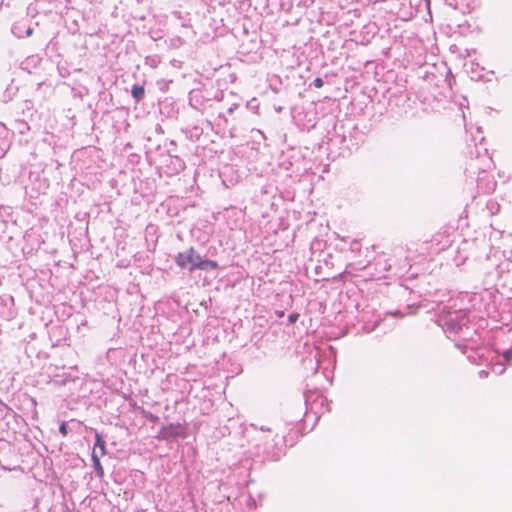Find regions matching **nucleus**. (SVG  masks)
Here are the masks:
<instances>
[{
  "instance_id": "obj_1",
  "label": "nucleus",
  "mask_w": 512,
  "mask_h": 512,
  "mask_svg": "<svg viewBox=\"0 0 512 512\" xmlns=\"http://www.w3.org/2000/svg\"><path fill=\"white\" fill-rule=\"evenodd\" d=\"M176 265L182 270L193 272L195 270H216L219 265L217 261L203 259L194 247L179 252L175 256Z\"/></svg>"
},
{
  "instance_id": "obj_2",
  "label": "nucleus",
  "mask_w": 512,
  "mask_h": 512,
  "mask_svg": "<svg viewBox=\"0 0 512 512\" xmlns=\"http://www.w3.org/2000/svg\"><path fill=\"white\" fill-rule=\"evenodd\" d=\"M161 434L164 438H185L187 436V428L185 424L170 423L161 429Z\"/></svg>"
},
{
  "instance_id": "obj_3",
  "label": "nucleus",
  "mask_w": 512,
  "mask_h": 512,
  "mask_svg": "<svg viewBox=\"0 0 512 512\" xmlns=\"http://www.w3.org/2000/svg\"><path fill=\"white\" fill-rule=\"evenodd\" d=\"M93 449L98 452L100 458L106 455V442L103 436L98 432L95 434V444Z\"/></svg>"
},
{
  "instance_id": "obj_4",
  "label": "nucleus",
  "mask_w": 512,
  "mask_h": 512,
  "mask_svg": "<svg viewBox=\"0 0 512 512\" xmlns=\"http://www.w3.org/2000/svg\"><path fill=\"white\" fill-rule=\"evenodd\" d=\"M91 459L93 462V467L96 471V475L99 478H103L104 477V468L100 462V457L98 455V452L95 451V449L92 450Z\"/></svg>"
},
{
  "instance_id": "obj_5",
  "label": "nucleus",
  "mask_w": 512,
  "mask_h": 512,
  "mask_svg": "<svg viewBox=\"0 0 512 512\" xmlns=\"http://www.w3.org/2000/svg\"><path fill=\"white\" fill-rule=\"evenodd\" d=\"M145 94L144 86L134 85L132 87V96L138 102L140 101Z\"/></svg>"
},
{
  "instance_id": "obj_6",
  "label": "nucleus",
  "mask_w": 512,
  "mask_h": 512,
  "mask_svg": "<svg viewBox=\"0 0 512 512\" xmlns=\"http://www.w3.org/2000/svg\"><path fill=\"white\" fill-rule=\"evenodd\" d=\"M59 431L60 433L62 434L63 437H66L67 434H68V429H67V424L66 422H63L60 426H59Z\"/></svg>"
},
{
  "instance_id": "obj_7",
  "label": "nucleus",
  "mask_w": 512,
  "mask_h": 512,
  "mask_svg": "<svg viewBox=\"0 0 512 512\" xmlns=\"http://www.w3.org/2000/svg\"><path fill=\"white\" fill-rule=\"evenodd\" d=\"M324 85V82L322 80V78L320 77H317L315 80H314V86L318 89L322 88Z\"/></svg>"
},
{
  "instance_id": "obj_8",
  "label": "nucleus",
  "mask_w": 512,
  "mask_h": 512,
  "mask_svg": "<svg viewBox=\"0 0 512 512\" xmlns=\"http://www.w3.org/2000/svg\"><path fill=\"white\" fill-rule=\"evenodd\" d=\"M299 315L297 313H293L289 315L290 323H295L298 320Z\"/></svg>"
},
{
  "instance_id": "obj_9",
  "label": "nucleus",
  "mask_w": 512,
  "mask_h": 512,
  "mask_svg": "<svg viewBox=\"0 0 512 512\" xmlns=\"http://www.w3.org/2000/svg\"><path fill=\"white\" fill-rule=\"evenodd\" d=\"M480 373H481L482 375H484V376H487V372H485V371H481Z\"/></svg>"
}]
</instances>
